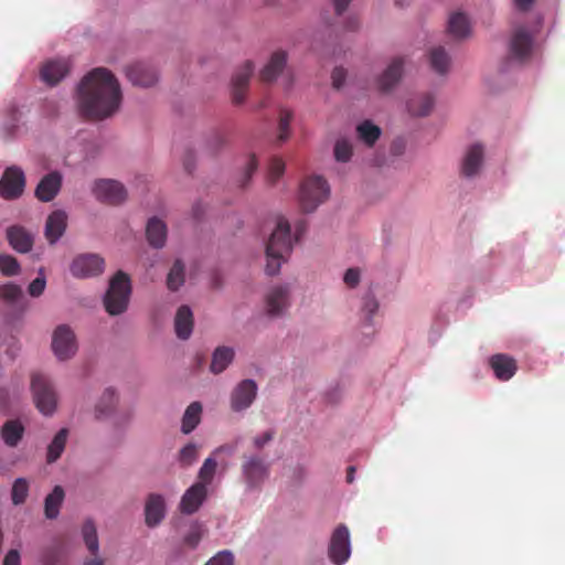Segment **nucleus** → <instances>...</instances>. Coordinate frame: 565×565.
I'll use <instances>...</instances> for the list:
<instances>
[{
  "mask_svg": "<svg viewBox=\"0 0 565 565\" xmlns=\"http://www.w3.org/2000/svg\"><path fill=\"white\" fill-rule=\"evenodd\" d=\"M120 103L119 83L107 68H94L78 84V110L87 119L103 120L108 118L119 109Z\"/></svg>",
  "mask_w": 565,
  "mask_h": 565,
  "instance_id": "nucleus-1",
  "label": "nucleus"
},
{
  "mask_svg": "<svg viewBox=\"0 0 565 565\" xmlns=\"http://www.w3.org/2000/svg\"><path fill=\"white\" fill-rule=\"evenodd\" d=\"M292 250L290 225L284 217H279L274 232L266 244V273L270 276L277 275L281 264Z\"/></svg>",
  "mask_w": 565,
  "mask_h": 565,
  "instance_id": "nucleus-2",
  "label": "nucleus"
},
{
  "mask_svg": "<svg viewBox=\"0 0 565 565\" xmlns=\"http://www.w3.org/2000/svg\"><path fill=\"white\" fill-rule=\"evenodd\" d=\"M130 296V278L122 270H118L110 279L108 289L104 296L103 302L105 310L110 316L124 313L128 308Z\"/></svg>",
  "mask_w": 565,
  "mask_h": 565,
  "instance_id": "nucleus-3",
  "label": "nucleus"
},
{
  "mask_svg": "<svg viewBox=\"0 0 565 565\" xmlns=\"http://www.w3.org/2000/svg\"><path fill=\"white\" fill-rule=\"evenodd\" d=\"M330 193L327 181L319 175L307 178L300 185L299 203L303 212H313Z\"/></svg>",
  "mask_w": 565,
  "mask_h": 565,
  "instance_id": "nucleus-4",
  "label": "nucleus"
},
{
  "mask_svg": "<svg viewBox=\"0 0 565 565\" xmlns=\"http://www.w3.org/2000/svg\"><path fill=\"white\" fill-rule=\"evenodd\" d=\"M31 390L38 409L44 415H51L56 407V393L44 374H33Z\"/></svg>",
  "mask_w": 565,
  "mask_h": 565,
  "instance_id": "nucleus-5",
  "label": "nucleus"
},
{
  "mask_svg": "<svg viewBox=\"0 0 565 565\" xmlns=\"http://www.w3.org/2000/svg\"><path fill=\"white\" fill-rule=\"evenodd\" d=\"M52 349L60 361L73 358L77 351L74 331L66 324L58 326L52 337Z\"/></svg>",
  "mask_w": 565,
  "mask_h": 565,
  "instance_id": "nucleus-6",
  "label": "nucleus"
},
{
  "mask_svg": "<svg viewBox=\"0 0 565 565\" xmlns=\"http://www.w3.org/2000/svg\"><path fill=\"white\" fill-rule=\"evenodd\" d=\"M329 557L334 565H343L350 557V533L344 524H340L333 531L329 550Z\"/></svg>",
  "mask_w": 565,
  "mask_h": 565,
  "instance_id": "nucleus-7",
  "label": "nucleus"
},
{
  "mask_svg": "<svg viewBox=\"0 0 565 565\" xmlns=\"http://www.w3.org/2000/svg\"><path fill=\"white\" fill-rule=\"evenodd\" d=\"M104 268L105 262L99 255L82 254L73 259L70 270L76 278H89L100 275Z\"/></svg>",
  "mask_w": 565,
  "mask_h": 565,
  "instance_id": "nucleus-8",
  "label": "nucleus"
},
{
  "mask_svg": "<svg viewBox=\"0 0 565 565\" xmlns=\"http://www.w3.org/2000/svg\"><path fill=\"white\" fill-rule=\"evenodd\" d=\"M95 198L104 203L117 205L127 198V192L121 183L115 180L103 179L95 182L93 188Z\"/></svg>",
  "mask_w": 565,
  "mask_h": 565,
  "instance_id": "nucleus-9",
  "label": "nucleus"
},
{
  "mask_svg": "<svg viewBox=\"0 0 565 565\" xmlns=\"http://www.w3.org/2000/svg\"><path fill=\"white\" fill-rule=\"evenodd\" d=\"M25 178L18 167L8 168L0 180V196L6 200L19 198L24 190Z\"/></svg>",
  "mask_w": 565,
  "mask_h": 565,
  "instance_id": "nucleus-10",
  "label": "nucleus"
},
{
  "mask_svg": "<svg viewBox=\"0 0 565 565\" xmlns=\"http://www.w3.org/2000/svg\"><path fill=\"white\" fill-rule=\"evenodd\" d=\"M257 395V384L253 380L241 381L231 393V407L234 412L247 409Z\"/></svg>",
  "mask_w": 565,
  "mask_h": 565,
  "instance_id": "nucleus-11",
  "label": "nucleus"
},
{
  "mask_svg": "<svg viewBox=\"0 0 565 565\" xmlns=\"http://www.w3.org/2000/svg\"><path fill=\"white\" fill-rule=\"evenodd\" d=\"M253 73L254 64L250 61H246L235 71L232 78V100L235 105L244 103Z\"/></svg>",
  "mask_w": 565,
  "mask_h": 565,
  "instance_id": "nucleus-12",
  "label": "nucleus"
},
{
  "mask_svg": "<svg viewBox=\"0 0 565 565\" xmlns=\"http://www.w3.org/2000/svg\"><path fill=\"white\" fill-rule=\"evenodd\" d=\"M242 470L249 487H258L268 477V465L258 456L245 457Z\"/></svg>",
  "mask_w": 565,
  "mask_h": 565,
  "instance_id": "nucleus-13",
  "label": "nucleus"
},
{
  "mask_svg": "<svg viewBox=\"0 0 565 565\" xmlns=\"http://www.w3.org/2000/svg\"><path fill=\"white\" fill-rule=\"evenodd\" d=\"M403 72L404 60L394 57L376 81L379 90L382 93L391 92L399 83Z\"/></svg>",
  "mask_w": 565,
  "mask_h": 565,
  "instance_id": "nucleus-14",
  "label": "nucleus"
},
{
  "mask_svg": "<svg viewBox=\"0 0 565 565\" xmlns=\"http://www.w3.org/2000/svg\"><path fill=\"white\" fill-rule=\"evenodd\" d=\"M266 312L268 316L278 317L289 306V289L286 286H276L266 295Z\"/></svg>",
  "mask_w": 565,
  "mask_h": 565,
  "instance_id": "nucleus-15",
  "label": "nucleus"
},
{
  "mask_svg": "<svg viewBox=\"0 0 565 565\" xmlns=\"http://www.w3.org/2000/svg\"><path fill=\"white\" fill-rule=\"evenodd\" d=\"M70 63L67 60H50L42 65L40 76L44 83L54 86L67 75Z\"/></svg>",
  "mask_w": 565,
  "mask_h": 565,
  "instance_id": "nucleus-16",
  "label": "nucleus"
},
{
  "mask_svg": "<svg viewBox=\"0 0 565 565\" xmlns=\"http://www.w3.org/2000/svg\"><path fill=\"white\" fill-rule=\"evenodd\" d=\"M128 79L135 86L149 87L157 83V72L145 63H135L126 68Z\"/></svg>",
  "mask_w": 565,
  "mask_h": 565,
  "instance_id": "nucleus-17",
  "label": "nucleus"
},
{
  "mask_svg": "<svg viewBox=\"0 0 565 565\" xmlns=\"http://www.w3.org/2000/svg\"><path fill=\"white\" fill-rule=\"evenodd\" d=\"M7 239L10 246L18 253H29L34 243L33 234L20 225H12L7 228Z\"/></svg>",
  "mask_w": 565,
  "mask_h": 565,
  "instance_id": "nucleus-18",
  "label": "nucleus"
},
{
  "mask_svg": "<svg viewBox=\"0 0 565 565\" xmlns=\"http://www.w3.org/2000/svg\"><path fill=\"white\" fill-rule=\"evenodd\" d=\"M67 227V214L62 210L53 211L46 218L44 235L46 241L53 245L65 233Z\"/></svg>",
  "mask_w": 565,
  "mask_h": 565,
  "instance_id": "nucleus-19",
  "label": "nucleus"
},
{
  "mask_svg": "<svg viewBox=\"0 0 565 565\" xmlns=\"http://www.w3.org/2000/svg\"><path fill=\"white\" fill-rule=\"evenodd\" d=\"M207 489L203 483H194L182 495L180 510L182 513L192 514L199 510L205 500Z\"/></svg>",
  "mask_w": 565,
  "mask_h": 565,
  "instance_id": "nucleus-20",
  "label": "nucleus"
},
{
  "mask_svg": "<svg viewBox=\"0 0 565 565\" xmlns=\"http://www.w3.org/2000/svg\"><path fill=\"white\" fill-rule=\"evenodd\" d=\"M489 364L495 377L500 381H509L518 370L515 359L503 353L493 354L489 360Z\"/></svg>",
  "mask_w": 565,
  "mask_h": 565,
  "instance_id": "nucleus-21",
  "label": "nucleus"
},
{
  "mask_svg": "<svg viewBox=\"0 0 565 565\" xmlns=\"http://www.w3.org/2000/svg\"><path fill=\"white\" fill-rule=\"evenodd\" d=\"M82 535L87 550L94 556L93 558L86 559L84 562V565H105V561L98 556L99 543L97 530L92 520H87L83 524Z\"/></svg>",
  "mask_w": 565,
  "mask_h": 565,
  "instance_id": "nucleus-22",
  "label": "nucleus"
},
{
  "mask_svg": "<svg viewBox=\"0 0 565 565\" xmlns=\"http://www.w3.org/2000/svg\"><path fill=\"white\" fill-rule=\"evenodd\" d=\"M532 46V35L524 28L516 29L510 41L512 56L521 61L525 60L531 55Z\"/></svg>",
  "mask_w": 565,
  "mask_h": 565,
  "instance_id": "nucleus-23",
  "label": "nucleus"
},
{
  "mask_svg": "<svg viewBox=\"0 0 565 565\" xmlns=\"http://www.w3.org/2000/svg\"><path fill=\"white\" fill-rule=\"evenodd\" d=\"M61 184V174L58 172H51L39 182L35 189V196L42 202H50L58 193Z\"/></svg>",
  "mask_w": 565,
  "mask_h": 565,
  "instance_id": "nucleus-24",
  "label": "nucleus"
},
{
  "mask_svg": "<svg viewBox=\"0 0 565 565\" xmlns=\"http://www.w3.org/2000/svg\"><path fill=\"white\" fill-rule=\"evenodd\" d=\"M483 156L484 149L482 145H471L463 157L461 164V173L467 178L476 175L479 172V169L483 162Z\"/></svg>",
  "mask_w": 565,
  "mask_h": 565,
  "instance_id": "nucleus-25",
  "label": "nucleus"
},
{
  "mask_svg": "<svg viewBox=\"0 0 565 565\" xmlns=\"http://www.w3.org/2000/svg\"><path fill=\"white\" fill-rule=\"evenodd\" d=\"M146 524L150 527L157 526L166 515V503L162 495L151 493L145 508Z\"/></svg>",
  "mask_w": 565,
  "mask_h": 565,
  "instance_id": "nucleus-26",
  "label": "nucleus"
},
{
  "mask_svg": "<svg viewBox=\"0 0 565 565\" xmlns=\"http://www.w3.org/2000/svg\"><path fill=\"white\" fill-rule=\"evenodd\" d=\"M287 63V53L285 51H276L271 54L268 63L260 71L259 77L264 83H273L284 71Z\"/></svg>",
  "mask_w": 565,
  "mask_h": 565,
  "instance_id": "nucleus-27",
  "label": "nucleus"
},
{
  "mask_svg": "<svg viewBox=\"0 0 565 565\" xmlns=\"http://www.w3.org/2000/svg\"><path fill=\"white\" fill-rule=\"evenodd\" d=\"M193 313L189 306H181L174 317V330L177 337L181 340L190 338L193 331Z\"/></svg>",
  "mask_w": 565,
  "mask_h": 565,
  "instance_id": "nucleus-28",
  "label": "nucleus"
},
{
  "mask_svg": "<svg viewBox=\"0 0 565 565\" xmlns=\"http://www.w3.org/2000/svg\"><path fill=\"white\" fill-rule=\"evenodd\" d=\"M0 435L8 447L14 448L23 438L24 426L18 419L7 420L0 429Z\"/></svg>",
  "mask_w": 565,
  "mask_h": 565,
  "instance_id": "nucleus-29",
  "label": "nucleus"
},
{
  "mask_svg": "<svg viewBox=\"0 0 565 565\" xmlns=\"http://www.w3.org/2000/svg\"><path fill=\"white\" fill-rule=\"evenodd\" d=\"M146 234L151 246L161 248L166 243L167 226L158 217H152L148 221Z\"/></svg>",
  "mask_w": 565,
  "mask_h": 565,
  "instance_id": "nucleus-30",
  "label": "nucleus"
},
{
  "mask_svg": "<svg viewBox=\"0 0 565 565\" xmlns=\"http://www.w3.org/2000/svg\"><path fill=\"white\" fill-rule=\"evenodd\" d=\"M433 107L434 98L430 94L416 95L407 102L408 113L416 117H424L429 115Z\"/></svg>",
  "mask_w": 565,
  "mask_h": 565,
  "instance_id": "nucleus-31",
  "label": "nucleus"
},
{
  "mask_svg": "<svg viewBox=\"0 0 565 565\" xmlns=\"http://www.w3.org/2000/svg\"><path fill=\"white\" fill-rule=\"evenodd\" d=\"M448 33L455 39H463L470 33V23L468 18L461 13H452L448 21Z\"/></svg>",
  "mask_w": 565,
  "mask_h": 565,
  "instance_id": "nucleus-32",
  "label": "nucleus"
},
{
  "mask_svg": "<svg viewBox=\"0 0 565 565\" xmlns=\"http://www.w3.org/2000/svg\"><path fill=\"white\" fill-rule=\"evenodd\" d=\"M202 405L200 402L191 403L182 417L181 430L183 434L193 431L201 422Z\"/></svg>",
  "mask_w": 565,
  "mask_h": 565,
  "instance_id": "nucleus-33",
  "label": "nucleus"
},
{
  "mask_svg": "<svg viewBox=\"0 0 565 565\" xmlns=\"http://www.w3.org/2000/svg\"><path fill=\"white\" fill-rule=\"evenodd\" d=\"M63 500V488L61 486H55L53 491L45 498L44 501V512L47 519H55L58 515Z\"/></svg>",
  "mask_w": 565,
  "mask_h": 565,
  "instance_id": "nucleus-34",
  "label": "nucleus"
},
{
  "mask_svg": "<svg viewBox=\"0 0 565 565\" xmlns=\"http://www.w3.org/2000/svg\"><path fill=\"white\" fill-rule=\"evenodd\" d=\"M233 349L227 347L217 348L212 356V362L210 366L211 371L214 374L222 373L227 367V365L233 361Z\"/></svg>",
  "mask_w": 565,
  "mask_h": 565,
  "instance_id": "nucleus-35",
  "label": "nucleus"
},
{
  "mask_svg": "<svg viewBox=\"0 0 565 565\" xmlns=\"http://www.w3.org/2000/svg\"><path fill=\"white\" fill-rule=\"evenodd\" d=\"M117 399L116 392L113 388H106L96 404V417L103 418L109 416L117 404Z\"/></svg>",
  "mask_w": 565,
  "mask_h": 565,
  "instance_id": "nucleus-36",
  "label": "nucleus"
},
{
  "mask_svg": "<svg viewBox=\"0 0 565 565\" xmlns=\"http://www.w3.org/2000/svg\"><path fill=\"white\" fill-rule=\"evenodd\" d=\"M381 128L370 120H364L356 127L358 138L372 147L381 136Z\"/></svg>",
  "mask_w": 565,
  "mask_h": 565,
  "instance_id": "nucleus-37",
  "label": "nucleus"
},
{
  "mask_svg": "<svg viewBox=\"0 0 565 565\" xmlns=\"http://www.w3.org/2000/svg\"><path fill=\"white\" fill-rule=\"evenodd\" d=\"M429 61L431 68L438 74H445L449 70L450 57L444 47L438 46L430 51Z\"/></svg>",
  "mask_w": 565,
  "mask_h": 565,
  "instance_id": "nucleus-38",
  "label": "nucleus"
},
{
  "mask_svg": "<svg viewBox=\"0 0 565 565\" xmlns=\"http://www.w3.org/2000/svg\"><path fill=\"white\" fill-rule=\"evenodd\" d=\"M67 435L68 430L66 428H62L55 435L47 448V462L52 463L61 457L66 445Z\"/></svg>",
  "mask_w": 565,
  "mask_h": 565,
  "instance_id": "nucleus-39",
  "label": "nucleus"
},
{
  "mask_svg": "<svg viewBox=\"0 0 565 565\" xmlns=\"http://www.w3.org/2000/svg\"><path fill=\"white\" fill-rule=\"evenodd\" d=\"M184 282V265L180 259H177L172 265L168 277H167V287L175 291L178 290Z\"/></svg>",
  "mask_w": 565,
  "mask_h": 565,
  "instance_id": "nucleus-40",
  "label": "nucleus"
},
{
  "mask_svg": "<svg viewBox=\"0 0 565 565\" xmlns=\"http://www.w3.org/2000/svg\"><path fill=\"white\" fill-rule=\"evenodd\" d=\"M216 460L212 457H209L204 460L202 467L199 470V481L196 483H203L206 488L214 478L216 471Z\"/></svg>",
  "mask_w": 565,
  "mask_h": 565,
  "instance_id": "nucleus-41",
  "label": "nucleus"
},
{
  "mask_svg": "<svg viewBox=\"0 0 565 565\" xmlns=\"http://www.w3.org/2000/svg\"><path fill=\"white\" fill-rule=\"evenodd\" d=\"M20 264L15 257L3 254L0 255V271L3 276L12 277L20 274Z\"/></svg>",
  "mask_w": 565,
  "mask_h": 565,
  "instance_id": "nucleus-42",
  "label": "nucleus"
},
{
  "mask_svg": "<svg viewBox=\"0 0 565 565\" xmlns=\"http://www.w3.org/2000/svg\"><path fill=\"white\" fill-rule=\"evenodd\" d=\"M257 167H258V162H257L255 156H250L248 158V160H247V162H246L242 173L239 174V177L236 180V183H237L238 188L245 189L248 185V183H249L254 172L256 171Z\"/></svg>",
  "mask_w": 565,
  "mask_h": 565,
  "instance_id": "nucleus-43",
  "label": "nucleus"
},
{
  "mask_svg": "<svg viewBox=\"0 0 565 565\" xmlns=\"http://www.w3.org/2000/svg\"><path fill=\"white\" fill-rule=\"evenodd\" d=\"M292 119V113L288 109H281L278 122V141L284 142L289 137V125Z\"/></svg>",
  "mask_w": 565,
  "mask_h": 565,
  "instance_id": "nucleus-44",
  "label": "nucleus"
},
{
  "mask_svg": "<svg viewBox=\"0 0 565 565\" xmlns=\"http://www.w3.org/2000/svg\"><path fill=\"white\" fill-rule=\"evenodd\" d=\"M22 296V289L20 286L8 282L0 286V298L7 302H14Z\"/></svg>",
  "mask_w": 565,
  "mask_h": 565,
  "instance_id": "nucleus-45",
  "label": "nucleus"
},
{
  "mask_svg": "<svg viewBox=\"0 0 565 565\" xmlns=\"http://www.w3.org/2000/svg\"><path fill=\"white\" fill-rule=\"evenodd\" d=\"M29 486L25 479L19 478L14 481L12 487V502L14 504H21L28 497Z\"/></svg>",
  "mask_w": 565,
  "mask_h": 565,
  "instance_id": "nucleus-46",
  "label": "nucleus"
},
{
  "mask_svg": "<svg viewBox=\"0 0 565 565\" xmlns=\"http://www.w3.org/2000/svg\"><path fill=\"white\" fill-rule=\"evenodd\" d=\"M198 459V447L194 444H188L179 454L180 463L184 467L191 466Z\"/></svg>",
  "mask_w": 565,
  "mask_h": 565,
  "instance_id": "nucleus-47",
  "label": "nucleus"
},
{
  "mask_svg": "<svg viewBox=\"0 0 565 565\" xmlns=\"http://www.w3.org/2000/svg\"><path fill=\"white\" fill-rule=\"evenodd\" d=\"M351 156H352L351 143L345 139L338 140L334 146L335 159L341 162H347L351 159Z\"/></svg>",
  "mask_w": 565,
  "mask_h": 565,
  "instance_id": "nucleus-48",
  "label": "nucleus"
},
{
  "mask_svg": "<svg viewBox=\"0 0 565 565\" xmlns=\"http://www.w3.org/2000/svg\"><path fill=\"white\" fill-rule=\"evenodd\" d=\"M379 302L372 294L365 295L363 298L362 312L367 323H371L372 316L376 313Z\"/></svg>",
  "mask_w": 565,
  "mask_h": 565,
  "instance_id": "nucleus-49",
  "label": "nucleus"
},
{
  "mask_svg": "<svg viewBox=\"0 0 565 565\" xmlns=\"http://www.w3.org/2000/svg\"><path fill=\"white\" fill-rule=\"evenodd\" d=\"M285 171V162L280 158H273L269 162L268 180L270 183H275Z\"/></svg>",
  "mask_w": 565,
  "mask_h": 565,
  "instance_id": "nucleus-50",
  "label": "nucleus"
},
{
  "mask_svg": "<svg viewBox=\"0 0 565 565\" xmlns=\"http://www.w3.org/2000/svg\"><path fill=\"white\" fill-rule=\"evenodd\" d=\"M225 143V136L220 131H215L207 138L206 147L211 153H216Z\"/></svg>",
  "mask_w": 565,
  "mask_h": 565,
  "instance_id": "nucleus-51",
  "label": "nucleus"
},
{
  "mask_svg": "<svg viewBox=\"0 0 565 565\" xmlns=\"http://www.w3.org/2000/svg\"><path fill=\"white\" fill-rule=\"evenodd\" d=\"M46 286L45 277L43 276V269L40 270V276L36 277L28 287V291L32 297H39L43 294Z\"/></svg>",
  "mask_w": 565,
  "mask_h": 565,
  "instance_id": "nucleus-52",
  "label": "nucleus"
},
{
  "mask_svg": "<svg viewBox=\"0 0 565 565\" xmlns=\"http://www.w3.org/2000/svg\"><path fill=\"white\" fill-rule=\"evenodd\" d=\"M203 532L200 525L191 527L190 532L184 537V544L191 548H195L202 539Z\"/></svg>",
  "mask_w": 565,
  "mask_h": 565,
  "instance_id": "nucleus-53",
  "label": "nucleus"
},
{
  "mask_svg": "<svg viewBox=\"0 0 565 565\" xmlns=\"http://www.w3.org/2000/svg\"><path fill=\"white\" fill-rule=\"evenodd\" d=\"M234 556L230 551L218 552L205 565H233Z\"/></svg>",
  "mask_w": 565,
  "mask_h": 565,
  "instance_id": "nucleus-54",
  "label": "nucleus"
},
{
  "mask_svg": "<svg viewBox=\"0 0 565 565\" xmlns=\"http://www.w3.org/2000/svg\"><path fill=\"white\" fill-rule=\"evenodd\" d=\"M275 431L274 430H267L260 436H256L253 439V445L256 449H262L266 444L271 441L274 439Z\"/></svg>",
  "mask_w": 565,
  "mask_h": 565,
  "instance_id": "nucleus-55",
  "label": "nucleus"
},
{
  "mask_svg": "<svg viewBox=\"0 0 565 565\" xmlns=\"http://www.w3.org/2000/svg\"><path fill=\"white\" fill-rule=\"evenodd\" d=\"M345 77L347 71L342 67H335L331 74L333 87L339 89L343 85Z\"/></svg>",
  "mask_w": 565,
  "mask_h": 565,
  "instance_id": "nucleus-56",
  "label": "nucleus"
},
{
  "mask_svg": "<svg viewBox=\"0 0 565 565\" xmlns=\"http://www.w3.org/2000/svg\"><path fill=\"white\" fill-rule=\"evenodd\" d=\"M344 282L349 286V287H355L359 281H360V271L359 269L356 268H349L345 274H344V278H343Z\"/></svg>",
  "mask_w": 565,
  "mask_h": 565,
  "instance_id": "nucleus-57",
  "label": "nucleus"
},
{
  "mask_svg": "<svg viewBox=\"0 0 565 565\" xmlns=\"http://www.w3.org/2000/svg\"><path fill=\"white\" fill-rule=\"evenodd\" d=\"M3 565H20V555L17 550H10L4 557Z\"/></svg>",
  "mask_w": 565,
  "mask_h": 565,
  "instance_id": "nucleus-58",
  "label": "nucleus"
},
{
  "mask_svg": "<svg viewBox=\"0 0 565 565\" xmlns=\"http://www.w3.org/2000/svg\"><path fill=\"white\" fill-rule=\"evenodd\" d=\"M184 169L191 173L194 168V154L192 151H186L183 158Z\"/></svg>",
  "mask_w": 565,
  "mask_h": 565,
  "instance_id": "nucleus-59",
  "label": "nucleus"
},
{
  "mask_svg": "<svg viewBox=\"0 0 565 565\" xmlns=\"http://www.w3.org/2000/svg\"><path fill=\"white\" fill-rule=\"evenodd\" d=\"M43 562L44 564L46 565H55V563L57 562V555L55 552L53 551H47L44 555H43Z\"/></svg>",
  "mask_w": 565,
  "mask_h": 565,
  "instance_id": "nucleus-60",
  "label": "nucleus"
},
{
  "mask_svg": "<svg viewBox=\"0 0 565 565\" xmlns=\"http://www.w3.org/2000/svg\"><path fill=\"white\" fill-rule=\"evenodd\" d=\"M350 2L351 0H334V9L337 14H341L343 11H345Z\"/></svg>",
  "mask_w": 565,
  "mask_h": 565,
  "instance_id": "nucleus-61",
  "label": "nucleus"
},
{
  "mask_svg": "<svg viewBox=\"0 0 565 565\" xmlns=\"http://www.w3.org/2000/svg\"><path fill=\"white\" fill-rule=\"evenodd\" d=\"M535 0H514L516 8L521 11H527Z\"/></svg>",
  "mask_w": 565,
  "mask_h": 565,
  "instance_id": "nucleus-62",
  "label": "nucleus"
},
{
  "mask_svg": "<svg viewBox=\"0 0 565 565\" xmlns=\"http://www.w3.org/2000/svg\"><path fill=\"white\" fill-rule=\"evenodd\" d=\"M235 448H236L235 445H223V446L217 447L213 451V455H217V454H221V452H226L228 455H232V454H234Z\"/></svg>",
  "mask_w": 565,
  "mask_h": 565,
  "instance_id": "nucleus-63",
  "label": "nucleus"
},
{
  "mask_svg": "<svg viewBox=\"0 0 565 565\" xmlns=\"http://www.w3.org/2000/svg\"><path fill=\"white\" fill-rule=\"evenodd\" d=\"M305 231H306V222L301 221V222L297 223L296 228H295L296 239H299V237L305 233Z\"/></svg>",
  "mask_w": 565,
  "mask_h": 565,
  "instance_id": "nucleus-64",
  "label": "nucleus"
}]
</instances>
